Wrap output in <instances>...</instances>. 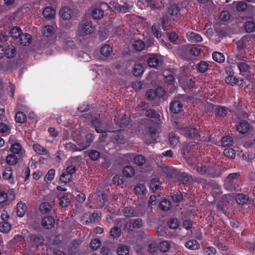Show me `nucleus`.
Here are the masks:
<instances>
[{
    "label": "nucleus",
    "instance_id": "nucleus-1",
    "mask_svg": "<svg viewBox=\"0 0 255 255\" xmlns=\"http://www.w3.org/2000/svg\"><path fill=\"white\" fill-rule=\"evenodd\" d=\"M241 174L240 172L230 173L227 176L224 183L225 188L230 191L241 190Z\"/></svg>",
    "mask_w": 255,
    "mask_h": 255
},
{
    "label": "nucleus",
    "instance_id": "nucleus-2",
    "mask_svg": "<svg viewBox=\"0 0 255 255\" xmlns=\"http://www.w3.org/2000/svg\"><path fill=\"white\" fill-rule=\"evenodd\" d=\"M177 130L187 138L197 140H200V134L199 129L192 126L185 127H178Z\"/></svg>",
    "mask_w": 255,
    "mask_h": 255
},
{
    "label": "nucleus",
    "instance_id": "nucleus-3",
    "mask_svg": "<svg viewBox=\"0 0 255 255\" xmlns=\"http://www.w3.org/2000/svg\"><path fill=\"white\" fill-rule=\"evenodd\" d=\"M133 6L132 2L131 1H126L124 2V5L119 3L117 1H111L109 4V7L112 11L125 13L130 10Z\"/></svg>",
    "mask_w": 255,
    "mask_h": 255
},
{
    "label": "nucleus",
    "instance_id": "nucleus-4",
    "mask_svg": "<svg viewBox=\"0 0 255 255\" xmlns=\"http://www.w3.org/2000/svg\"><path fill=\"white\" fill-rule=\"evenodd\" d=\"M94 31V27L91 21H83L78 27V35L84 38L87 35L92 34Z\"/></svg>",
    "mask_w": 255,
    "mask_h": 255
},
{
    "label": "nucleus",
    "instance_id": "nucleus-5",
    "mask_svg": "<svg viewBox=\"0 0 255 255\" xmlns=\"http://www.w3.org/2000/svg\"><path fill=\"white\" fill-rule=\"evenodd\" d=\"M226 72L228 75L226 77L225 81L227 84L232 86L237 85L240 87H243L245 85L246 83L244 79L237 78L234 76L233 71L226 69Z\"/></svg>",
    "mask_w": 255,
    "mask_h": 255
},
{
    "label": "nucleus",
    "instance_id": "nucleus-6",
    "mask_svg": "<svg viewBox=\"0 0 255 255\" xmlns=\"http://www.w3.org/2000/svg\"><path fill=\"white\" fill-rule=\"evenodd\" d=\"M186 99V95H179L174 98L170 104V110L174 114L179 113L181 111L183 108L182 102Z\"/></svg>",
    "mask_w": 255,
    "mask_h": 255
},
{
    "label": "nucleus",
    "instance_id": "nucleus-7",
    "mask_svg": "<svg viewBox=\"0 0 255 255\" xmlns=\"http://www.w3.org/2000/svg\"><path fill=\"white\" fill-rule=\"evenodd\" d=\"M28 238L30 244L33 246H42L45 244L44 237L41 235L30 234L28 235Z\"/></svg>",
    "mask_w": 255,
    "mask_h": 255
},
{
    "label": "nucleus",
    "instance_id": "nucleus-8",
    "mask_svg": "<svg viewBox=\"0 0 255 255\" xmlns=\"http://www.w3.org/2000/svg\"><path fill=\"white\" fill-rule=\"evenodd\" d=\"M2 177L4 180L11 185L14 184L15 180L13 176L12 169L10 166H6L4 168L2 173Z\"/></svg>",
    "mask_w": 255,
    "mask_h": 255
},
{
    "label": "nucleus",
    "instance_id": "nucleus-9",
    "mask_svg": "<svg viewBox=\"0 0 255 255\" xmlns=\"http://www.w3.org/2000/svg\"><path fill=\"white\" fill-rule=\"evenodd\" d=\"M15 196L14 194H10L8 195L7 193L2 190H0V203L4 205H7L14 199Z\"/></svg>",
    "mask_w": 255,
    "mask_h": 255
},
{
    "label": "nucleus",
    "instance_id": "nucleus-10",
    "mask_svg": "<svg viewBox=\"0 0 255 255\" xmlns=\"http://www.w3.org/2000/svg\"><path fill=\"white\" fill-rule=\"evenodd\" d=\"M91 124L93 127L95 128V130L98 133H103L102 136L105 137L107 136L106 131L104 129H103L102 123L100 118H95L91 120Z\"/></svg>",
    "mask_w": 255,
    "mask_h": 255
},
{
    "label": "nucleus",
    "instance_id": "nucleus-11",
    "mask_svg": "<svg viewBox=\"0 0 255 255\" xmlns=\"http://www.w3.org/2000/svg\"><path fill=\"white\" fill-rule=\"evenodd\" d=\"M10 151L11 154H14L18 157H22L23 151L21 144L18 142H14L11 144Z\"/></svg>",
    "mask_w": 255,
    "mask_h": 255
},
{
    "label": "nucleus",
    "instance_id": "nucleus-12",
    "mask_svg": "<svg viewBox=\"0 0 255 255\" xmlns=\"http://www.w3.org/2000/svg\"><path fill=\"white\" fill-rule=\"evenodd\" d=\"M163 90L161 88L156 89V90L149 89L146 93V96L149 100H153L156 97L160 98L162 97L161 92H163Z\"/></svg>",
    "mask_w": 255,
    "mask_h": 255
},
{
    "label": "nucleus",
    "instance_id": "nucleus-13",
    "mask_svg": "<svg viewBox=\"0 0 255 255\" xmlns=\"http://www.w3.org/2000/svg\"><path fill=\"white\" fill-rule=\"evenodd\" d=\"M250 124L245 120H241L238 124L236 125L237 130L241 134H245L249 130Z\"/></svg>",
    "mask_w": 255,
    "mask_h": 255
},
{
    "label": "nucleus",
    "instance_id": "nucleus-14",
    "mask_svg": "<svg viewBox=\"0 0 255 255\" xmlns=\"http://www.w3.org/2000/svg\"><path fill=\"white\" fill-rule=\"evenodd\" d=\"M180 9L175 4L171 5L168 8V13L172 17L173 20H178V18L179 14Z\"/></svg>",
    "mask_w": 255,
    "mask_h": 255
},
{
    "label": "nucleus",
    "instance_id": "nucleus-15",
    "mask_svg": "<svg viewBox=\"0 0 255 255\" xmlns=\"http://www.w3.org/2000/svg\"><path fill=\"white\" fill-rule=\"evenodd\" d=\"M55 224V220L51 216H45L42 221V225L46 229H52Z\"/></svg>",
    "mask_w": 255,
    "mask_h": 255
},
{
    "label": "nucleus",
    "instance_id": "nucleus-16",
    "mask_svg": "<svg viewBox=\"0 0 255 255\" xmlns=\"http://www.w3.org/2000/svg\"><path fill=\"white\" fill-rule=\"evenodd\" d=\"M188 40L191 42H200L203 40L202 37L199 33L189 31L186 34Z\"/></svg>",
    "mask_w": 255,
    "mask_h": 255
},
{
    "label": "nucleus",
    "instance_id": "nucleus-17",
    "mask_svg": "<svg viewBox=\"0 0 255 255\" xmlns=\"http://www.w3.org/2000/svg\"><path fill=\"white\" fill-rule=\"evenodd\" d=\"M213 110L215 115L220 117H224L228 113V109L220 105L215 106Z\"/></svg>",
    "mask_w": 255,
    "mask_h": 255
},
{
    "label": "nucleus",
    "instance_id": "nucleus-18",
    "mask_svg": "<svg viewBox=\"0 0 255 255\" xmlns=\"http://www.w3.org/2000/svg\"><path fill=\"white\" fill-rule=\"evenodd\" d=\"M4 56L7 58L13 57L16 55V50L15 47L12 45H7L4 46L3 49Z\"/></svg>",
    "mask_w": 255,
    "mask_h": 255
},
{
    "label": "nucleus",
    "instance_id": "nucleus-19",
    "mask_svg": "<svg viewBox=\"0 0 255 255\" xmlns=\"http://www.w3.org/2000/svg\"><path fill=\"white\" fill-rule=\"evenodd\" d=\"M33 149L39 155H45L47 156H50L49 152L43 146L39 143H34L32 145Z\"/></svg>",
    "mask_w": 255,
    "mask_h": 255
},
{
    "label": "nucleus",
    "instance_id": "nucleus-20",
    "mask_svg": "<svg viewBox=\"0 0 255 255\" xmlns=\"http://www.w3.org/2000/svg\"><path fill=\"white\" fill-rule=\"evenodd\" d=\"M73 14V10L69 6H64L60 11V14L64 19H70Z\"/></svg>",
    "mask_w": 255,
    "mask_h": 255
},
{
    "label": "nucleus",
    "instance_id": "nucleus-21",
    "mask_svg": "<svg viewBox=\"0 0 255 255\" xmlns=\"http://www.w3.org/2000/svg\"><path fill=\"white\" fill-rule=\"evenodd\" d=\"M42 14L45 18L51 19L55 17V10L51 6H46L43 9Z\"/></svg>",
    "mask_w": 255,
    "mask_h": 255
},
{
    "label": "nucleus",
    "instance_id": "nucleus-22",
    "mask_svg": "<svg viewBox=\"0 0 255 255\" xmlns=\"http://www.w3.org/2000/svg\"><path fill=\"white\" fill-rule=\"evenodd\" d=\"M237 67L242 75H245V73L247 72L250 69V65L246 61H240L237 63Z\"/></svg>",
    "mask_w": 255,
    "mask_h": 255
},
{
    "label": "nucleus",
    "instance_id": "nucleus-23",
    "mask_svg": "<svg viewBox=\"0 0 255 255\" xmlns=\"http://www.w3.org/2000/svg\"><path fill=\"white\" fill-rule=\"evenodd\" d=\"M18 156L10 153L5 157V162L9 166L15 165L18 162Z\"/></svg>",
    "mask_w": 255,
    "mask_h": 255
},
{
    "label": "nucleus",
    "instance_id": "nucleus-24",
    "mask_svg": "<svg viewBox=\"0 0 255 255\" xmlns=\"http://www.w3.org/2000/svg\"><path fill=\"white\" fill-rule=\"evenodd\" d=\"M158 249L161 253H167L171 249L170 243L168 241H162L158 244Z\"/></svg>",
    "mask_w": 255,
    "mask_h": 255
},
{
    "label": "nucleus",
    "instance_id": "nucleus-25",
    "mask_svg": "<svg viewBox=\"0 0 255 255\" xmlns=\"http://www.w3.org/2000/svg\"><path fill=\"white\" fill-rule=\"evenodd\" d=\"M123 214L126 217L128 218L138 216V213L134 211V208L131 206L126 207L123 210Z\"/></svg>",
    "mask_w": 255,
    "mask_h": 255
},
{
    "label": "nucleus",
    "instance_id": "nucleus-26",
    "mask_svg": "<svg viewBox=\"0 0 255 255\" xmlns=\"http://www.w3.org/2000/svg\"><path fill=\"white\" fill-rule=\"evenodd\" d=\"M185 50L188 51L190 55L197 56L200 54L201 49L199 46L190 45L186 48Z\"/></svg>",
    "mask_w": 255,
    "mask_h": 255
},
{
    "label": "nucleus",
    "instance_id": "nucleus-27",
    "mask_svg": "<svg viewBox=\"0 0 255 255\" xmlns=\"http://www.w3.org/2000/svg\"><path fill=\"white\" fill-rule=\"evenodd\" d=\"M148 65L150 67L156 68L159 63V59L157 55L153 54L147 60Z\"/></svg>",
    "mask_w": 255,
    "mask_h": 255
},
{
    "label": "nucleus",
    "instance_id": "nucleus-28",
    "mask_svg": "<svg viewBox=\"0 0 255 255\" xmlns=\"http://www.w3.org/2000/svg\"><path fill=\"white\" fill-rule=\"evenodd\" d=\"M249 199L248 195L242 193L238 194L235 197V200L237 204L241 205L246 204L249 201Z\"/></svg>",
    "mask_w": 255,
    "mask_h": 255
},
{
    "label": "nucleus",
    "instance_id": "nucleus-29",
    "mask_svg": "<svg viewBox=\"0 0 255 255\" xmlns=\"http://www.w3.org/2000/svg\"><path fill=\"white\" fill-rule=\"evenodd\" d=\"M197 71L200 73H205L209 68V64L205 61H201L196 65Z\"/></svg>",
    "mask_w": 255,
    "mask_h": 255
},
{
    "label": "nucleus",
    "instance_id": "nucleus-30",
    "mask_svg": "<svg viewBox=\"0 0 255 255\" xmlns=\"http://www.w3.org/2000/svg\"><path fill=\"white\" fill-rule=\"evenodd\" d=\"M185 247L191 250H196L200 248V244L196 240H190L185 243Z\"/></svg>",
    "mask_w": 255,
    "mask_h": 255
},
{
    "label": "nucleus",
    "instance_id": "nucleus-31",
    "mask_svg": "<svg viewBox=\"0 0 255 255\" xmlns=\"http://www.w3.org/2000/svg\"><path fill=\"white\" fill-rule=\"evenodd\" d=\"M17 215L19 217H22L25 214L26 205L24 203L20 201L17 204Z\"/></svg>",
    "mask_w": 255,
    "mask_h": 255
},
{
    "label": "nucleus",
    "instance_id": "nucleus-32",
    "mask_svg": "<svg viewBox=\"0 0 255 255\" xmlns=\"http://www.w3.org/2000/svg\"><path fill=\"white\" fill-rule=\"evenodd\" d=\"M122 234V230L121 227L115 226L112 228L110 231V236L113 239L119 238Z\"/></svg>",
    "mask_w": 255,
    "mask_h": 255
},
{
    "label": "nucleus",
    "instance_id": "nucleus-33",
    "mask_svg": "<svg viewBox=\"0 0 255 255\" xmlns=\"http://www.w3.org/2000/svg\"><path fill=\"white\" fill-rule=\"evenodd\" d=\"M114 120L116 124L120 128L128 125L129 122L128 118L126 117V115L121 119L117 118V117H115Z\"/></svg>",
    "mask_w": 255,
    "mask_h": 255
},
{
    "label": "nucleus",
    "instance_id": "nucleus-34",
    "mask_svg": "<svg viewBox=\"0 0 255 255\" xmlns=\"http://www.w3.org/2000/svg\"><path fill=\"white\" fill-rule=\"evenodd\" d=\"M69 194L67 193H64L59 198V204L62 207H67L70 203V200L68 197Z\"/></svg>",
    "mask_w": 255,
    "mask_h": 255
},
{
    "label": "nucleus",
    "instance_id": "nucleus-35",
    "mask_svg": "<svg viewBox=\"0 0 255 255\" xmlns=\"http://www.w3.org/2000/svg\"><path fill=\"white\" fill-rule=\"evenodd\" d=\"M177 179L182 183H187L191 178V176L184 172H179L177 174Z\"/></svg>",
    "mask_w": 255,
    "mask_h": 255
},
{
    "label": "nucleus",
    "instance_id": "nucleus-36",
    "mask_svg": "<svg viewBox=\"0 0 255 255\" xmlns=\"http://www.w3.org/2000/svg\"><path fill=\"white\" fill-rule=\"evenodd\" d=\"M113 52V49L109 45H105L101 47L100 49L101 54L105 57H109Z\"/></svg>",
    "mask_w": 255,
    "mask_h": 255
},
{
    "label": "nucleus",
    "instance_id": "nucleus-37",
    "mask_svg": "<svg viewBox=\"0 0 255 255\" xmlns=\"http://www.w3.org/2000/svg\"><path fill=\"white\" fill-rule=\"evenodd\" d=\"M42 33L43 36L50 37L54 34V28L51 25H46L42 29Z\"/></svg>",
    "mask_w": 255,
    "mask_h": 255
},
{
    "label": "nucleus",
    "instance_id": "nucleus-38",
    "mask_svg": "<svg viewBox=\"0 0 255 255\" xmlns=\"http://www.w3.org/2000/svg\"><path fill=\"white\" fill-rule=\"evenodd\" d=\"M103 15L104 11L99 8L95 7L91 12V15L94 19H100L103 17Z\"/></svg>",
    "mask_w": 255,
    "mask_h": 255
},
{
    "label": "nucleus",
    "instance_id": "nucleus-39",
    "mask_svg": "<svg viewBox=\"0 0 255 255\" xmlns=\"http://www.w3.org/2000/svg\"><path fill=\"white\" fill-rule=\"evenodd\" d=\"M9 34L13 38L17 39L22 34V31L20 27L14 26L10 29Z\"/></svg>",
    "mask_w": 255,
    "mask_h": 255
},
{
    "label": "nucleus",
    "instance_id": "nucleus-40",
    "mask_svg": "<svg viewBox=\"0 0 255 255\" xmlns=\"http://www.w3.org/2000/svg\"><path fill=\"white\" fill-rule=\"evenodd\" d=\"M39 209L41 214H49L51 211L52 207L49 203L44 202L40 205Z\"/></svg>",
    "mask_w": 255,
    "mask_h": 255
},
{
    "label": "nucleus",
    "instance_id": "nucleus-41",
    "mask_svg": "<svg viewBox=\"0 0 255 255\" xmlns=\"http://www.w3.org/2000/svg\"><path fill=\"white\" fill-rule=\"evenodd\" d=\"M144 72V68L141 64H135L132 69L133 74L136 77H140Z\"/></svg>",
    "mask_w": 255,
    "mask_h": 255
},
{
    "label": "nucleus",
    "instance_id": "nucleus-42",
    "mask_svg": "<svg viewBox=\"0 0 255 255\" xmlns=\"http://www.w3.org/2000/svg\"><path fill=\"white\" fill-rule=\"evenodd\" d=\"M212 58L216 62L221 63L225 61V57L224 55L219 52H214L212 53Z\"/></svg>",
    "mask_w": 255,
    "mask_h": 255
},
{
    "label": "nucleus",
    "instance_id": "nucleus-43",
    "mask_svg": "<svg viewBox=\"0 0 255 255\" xmlns=\"http://www.w3.org/2000/svg\"><path fill=\"white\" fill-rule=\"evenodd\" d=\"M171 207V203L170 201L167 199H164L161 200L159 203V208L164 211H167Z\"/></svg>",
    "mask_w": 255,
    "mask_h": 255
},
{
    "label": "nucleus",
    "instance_id": "nucleus-44",
    "mask_svg": "<svg viewBox=\"0 0 255 255\" xmlns=\"http://www.w3.org/2000/svg\"><path fill=\"white\" fill-rule=\"evenodd\" d=\"M209 169L210 167L203 164L198 165L196 168V170L199 174L205 175L206 177H208Z\"/></svg>",
    "mask_w": 255,
    "mask_h": 255
},
{
    "label": "nucleus",
    "instance_id": "nucleus-45",
    "mask_svg": "<svg viewBox=\"0 0 255 255\" xmlns=\"http://www.w3.org/2000/svg\"><path fill=\"white\" fill-rule=\"evenodd\" d=\"M151 30L156 38H159L161 36L162 32L160 28V24L158 23L153 24L151 27Z\"/></svg>",
    "mask_w": 255,
    "mask_h": 255
},
{
    "label": "nucleus",
    "instance_id": "nucleus-46",
    "mask_svg": "<svg viewBox=\"0 0 255 255\" xmlns=\"http://www.w3.org/2000/svg\"><path fill=\"white\" fill-rule=\"evenodd\" d=\"M19 38L20 44L24 46L29 44L31 41V36L28 33L21 34Z\"/></svg>",
    "mask_w": 255,
    "mask_h": 255
},
{
    "label": "nucleus",
    "instance_id": "nucleus-47",
    "mask_svg": "<svg viewBox=\"0 0 255 255\" xmlns=\"http://www.w3.org/2000/svg\"><path fill=\"white\" fill-rule=\"evenodd\" d=\"M244 29L246 32L252 33L255 31V23L253 21H247L244 24Z\"/></svg>",
    "mask_w": 255,
    "mask_h": 255
},
{
    "label": "nucleus",
    "instance_id": "nucleus-48",
    "mask_svg": "<svg viewBox=\"0 0 255 255\" xmlns=\"http://www.w3.org/2000/svg\"><path fill=\"white\" fill-rule=\"evenodd\" d=\"M73 179V176L71 175L68 173H66V171L64 169L60 177V180L63 183H69Z\"/></svg>",
    "mask_w": 255,
    "mask_h": 255
},
{
    "label": "nucleus",
    "instance_id": "nucleus-49",
    "mask_svg": "<svg viewBox=\"0 0 255 255\" xmlns=\"http://www.w3.org/2000/svg\"><path fill=\"white\" fill-rule=\"evenodd\" d=\"M168 141L171 146H175L179 141V137L175 133L171 132L169 134Z\"/></svg>",
    "mask_w": 255,
    "mask_h": 255
},
{
    "label": "nucleus",
    "instance_id": "nucleus-50",
    "mask_svg": "<svg viewBox=\"0 0 255 255\" xmlns=\"http://www.w3.org/2000/svg\"><path fill=\"white\" fill-rule=\"evenodd\" d=\"M134 169L131 166H127L123 170V174L127 177H131L134 175Z\"/></svg>",
    "mask_w": 255,
    "mask_h": 255
},
{
    "label": "nucleus",
    "instance_id": "nucleus-51",
    "mask_svg": "<svg viewBox=\"0 0 255 255\" xmlns=\"http://www.w3.org/2000/svg\"><path fill=\"white\" fill-rule=\"evenodd\" d=\"M195 81L191 79H187L183 83L182 87L185 91L194 88Z\"/></svg>",
    "mask_w": 255,
    "mask_h": 255
},
{
    "label": "nucleus",
    "instance_id": "nucleus-52",
    "mask_svg": "<svg viewBox=\"0 0 255 255\" xmlns=\"http://www.w3.org/2000/svg\"><path fill=\"white\" fill-rule=\"evenodd\" d=\"M65 148L66 150L71 151H81L83 149V147L79 148L75 144L71 142H66Z\"/></svg>",
    "mask_w": 255,
    "mask_h": 255
},
{
    "label": "nucleus",
    "instance_id": "nucleus-53",
    "mask_svg": "<svg viewBox=\"0 0 255 255\" xmlns=\"http://www.w3.org/2000/svg\"><path fill=\"white\" fill-rule=\"evenodd\" d=\"M222 172L220 169H213L210 168L208 177L210 178H217L221 176Z\"/></svg>",
    "mask_w": 255,
    "mask_h": 255
},
{
    "label": "nucleus",
    "instance_id": "nucleus-54",
    "mask_svg": "<svg viewBox=\"0 0 255 255\" xmlns=\"http://www.w3.org/2000/svg\"><path fill=\"white\" fill-rule=\"evenodd\" d=\"M134 163L139 166H141L144 165L146 162L145 157L142 155H136L133 158Z\"/></svg>",
    "mask_w": 255,
    "mask_h": 255
},
{
    "label": "nucleus",
    "instance_id": "nucleus-55",
    "mask_svg": "<svg viewBox=\"0 0 255 255\" xmlns=\"http://www.w3.org/2000/svg\"><path fill=\"white\" fill-rule=\"evenodd\" d=\"M133 49L136 51H141L145 47V44L141 40H137L133 43Z\"/></svg>",
    "mask_w": 255,
    "mask_h": 255
},
{
    "label": "nucleus",
    "instance_id": "nucleus-56",
    "mask_svg": "<svg viewBox=\"0 0 255 255\" xmlns=\"http://www.w3.org/2000/svg\"><path fill=\"white\" fill-rule=\"evenodd\" d=\"M146 117L157 120L159 118V115L156 113L155 110L152 109H148L146 110L145 114Z\"/></svg>",
    "mask_w": 255,
    "mask_h": 255
},
{
    "label": "nucleus",
    "instance_id": "nucleus-57",
    "mask_svg": "<svg viewBox=\"0 0 255 255\" xmlns=\"http://www.w3.org/2000/svg\"><path fill=\"white\" fill-rule=\"evenodd\" d=\"M222 145L223 146H230L233 144V137L230 135L223 136L221 139Z\"/></svg>",
    "mask_w": 255,
    "mask_h": 255
},
{
    "label": "nucleus",
    "instance_id": "nucleus-58",
    "mask_svg": "<svg viewBox=\"0 0 255 255\" xmlns=\"http://www.w3.org/2000/svg\"><path fill=\"white\" fill-rule=\"evenodd\" d=\"M88 156L93 161H97L101 157V153L96 150H91L88 153Z\"/></svg>",
    "mask_w": 255,
    "mask_h": 255
},
{
    "label": "nucleus",
    "instance_id": "nucleus-59",
    "mask_svg": "<svg viewBox=\"0 0 255 255\" xmlns=\"http://www.w3.org/2000/svg\"><path fill=\"white\" fill-rule=\"evenodd\" d=\"M15 121L17 123L22 124L26 120V116L23 112H18L15 116Z\"/></svg>",
    "mask_w": 255,
    "mask_h": 255
},
{
    "label": "nucleus",
    "instance_id": "nucleus-60",
    "mask_svg": "<svg viewBox=\"0 0 255 255\" xmlns=\"http://www.w3.org/2000/svg\"><path fill=\"white\" fill-rule=\"evenodd\" d=\"M117 253L119 255H128L129 247L126 245H121L118 247Z\"/></svg>",
    "mask_w": 255,
    "mask_h": 255
},
{
    "label": "nucleus",
    "instance_id": "nucleus-61",
    "mask_svg": "<svg viewBox=\"0 0 255 255\" xmlns=\"http://www.w3.org/2000/svg\"><path fill=\"white\" fill-rule=\"evenodd\" d=\"M179 226V222L176 218H171L168 222V226L172 229H176Z\"/></svg>",
    "mask_w": 255,
    "mask_h": 255
},
{
    "label": "nucleus",
    "instance_id": "nucleus-62",
    "mask_svg": "<svg viewBox=\"0 0 255 255\" xmlns=\"http://www.w3.org/2000/svg\"><path fill=\"white\" fill-rule=\"evenodd\" d=\"M147 5L152 10L159 9L160 6L155 0H145Z\"/></svg>",
    "mask_w": 255,
    "mask_h": 255
},
{
    "label": "nucleus",
    "instance_id": "nucleus-63",
    "mask_svg": "<svg viewBox=\"0 0 255 255\" xmlns=\"http://www.w3.org/2000/svg\"><path fill=\"white\" fill-rule=\"evenodd\" d=\"M55 174V169L52 168L49 169L44 177L45 182H51L54 179Z\"/></svg>",
    "mask_w": 255,
    "mask_h": 255
},
{
    "label": "nucleus",
    "instance_id": "nucleus-64",
    "mask_svg": "<svg viewBox=\"0 0 255 255\" xmlns=\"http://www.w3.org/2000/svg\"><path fill=\"white\" fill-rule=\"evenodd\" d=\"M134 190L136 195H142L146 191V188L144 184H138L134 187Z\"/></svg>",
    "mask_w": 255,
    "mask_h": 255
}]
</instances>
